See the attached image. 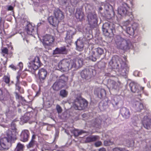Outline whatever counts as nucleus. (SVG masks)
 <instances>
[{
	"mask_svg": "<svg viewBox=\"0 0 151 151\" xmlns=\"http://www.w3.org/2000/svg\"><path fill=\"white\" fill-rule=\"evenodd\" d=\"M83 59L76 57L72 59L70 58H64L61 60L58 64V67L62 72H68L72 69L74 70L77 67V63L79 66L82 64Z\"/></svg>",
	"mask_w": 151,
	"mask_h": 151,
	"instance_id": "1",
	"label": "nucleus"
},
{
	"mask_svg": "<svg viewBox=\"0 0 151 151\" xmlns=\"http://www.w3.org/2000/svg\"><path fill=\"white\" fill-rule=\"evenodd\" d=\"M113 64L114 68L118 69L121 74L123 76H126L128 73L129 68L126 63L117 56H113L110 63Z\"/></svg>",
	"mask_w": 151,
	"mask_h": 151,
	"instance_id": "2",
	"label": "nucleus"
},
{
	"mask_svg": "<svg viewBox=\"0 0 151 151\" xmlns=\"http://www.w3.org/2000/svg\"><path fill=\"white\" fill-rule=\"evenodd\" d=\"M16 136L12 133L7 134V137L0 139V150H8L12 145V141L16 139Z\"/></svg>",
	"mask_w": 151,
	"mask_h": 151,
	"instance_id": "3",
	"label": "nucleus"
},
{
	"mask_svg": "<svg viewBox=\"0 0 151 151\" xmlns=\"http://www.w3.org/2000/svg\"><path fill=\"white\" fill-rule=\"evenodd\" d=\"M29 59L30 60L28 64L29 70L32 69L35 71L42 65L40 58L38 56H30Z\"/></svg>",
	"mask_w": 151,
	"mask_h": 151,
	"instance_id": "4",
	"label": "nucleus"
},
{
	"mask_svg": "<svg viewBox=\"0 0 151 151\" xmlns=\"http://www.w3.org/2000/svg\"><path fill=\"white\" fill-rule=\"evenodd\" d=\"M88 103L85 99L77 97L72 103V107L76 110H83L87 108Z\"/></svg>",
	"mask_w": 151,
	"mask_h": 151,
	"instance_id": "5",
	"label": "nucleus"
},
{
	"mask_svg": "<svg viewBox=\"0 0 151 151\" xmlns=\"http://www.w3.org/2000/svg\"><path fill=\"white\" fill-rule=\"evenodd\" d=\"M133 4L132 1L128 0L126 3L123 2L117 9L118 14L121 16L128 14L130 6L133 7Z\"/></svg>",
	"mask_w": 151,
	"mask_h": 151,
	"instance_id": "6",
	"label": "nucleus"
},
{
	"mask_svg": "<svg viewBox=\"0 0 151 151\" xmlns=\"http://www.w3.org/2000/svg\"><path fill=\"white\" fill-rule=\"evenodd\" d=\"M114 24L112 23L107 22L104 23L102 26V30L104 34L107 36L111 37L115 31Z\"/></svg>",
	"mask_w": 151,
	"mask_h": 151,
	"instance_id": "7",
	"label": "nucleus"
},
{
	"mask_svg": "<svg viewBox=\"0 0 151 151\" xmlns=\"http://www.w3.org/2000/svg\"><path fill=\"white\" fill-rule=\"evenodd\" d=\"M96 74V71L92 69L85 68L82 70L81 73V78L89 81H91Z\"/></svg>",
	"mask_w": 151,
	"mask_h": 151,
	"instance_id": "8",
	"label": "nucleus"
},
{
	"mask_svg": "<svg viewBox=\"0 0 151 151\" xmlns=\"http://www.w3.org/2000/svg\"><path fill=\"white\" fill-rule=\"evenodd\" d=\"M115 42L117 47L119 49L125 50L129 48V44L127 41L120 36L116 37Z\"/></svg>",
	"mask_w": 151,
	"mask_h": 151,
	"instance_id": "9",
	"label": "nucleus"
},
{
	"mask_svg": "<svg viewBox=\"0 0 151 151\" xmlns=\"http://www.w3.org/2000/svg\"><path fill=\"white\" fill-rule=\"evenodd\" d=\"M27 76V73L24 71L22 72L21 73L18 72L17 73V76L16 77L17 80L15 84L16 88V89L22 93H24V91L23 89H22L20 91L21 87L19 86L20 84V77L22 79L24 78Z\"/></svg>",
	"mask_w": 151,
	"mask_h": 151,
	"instance_id": "10",
	"label": "nucleus"
},
{
	"mask_svg": "<svg viewBox=\"0 0 151 151\" xmlns=\"http://www.w3.org/2000/svg\"><path fill=\"white\" fill-rule=\"evenodd\" d=\"M104 50L103 49L98 47L95 49L92 52V55L90 57V58L92 61H95L96 59L99 58L100 56L104 53Z\"/></svg>",
	"mask_w": 151,
	"mask_h": 151,
	"instance_id": "11",
	"label": "nucleus"
},
{
	"mask_svg": "<svg viewBox=\"0 0 151 151\" xmlns=\"http://www.w3.org/2000/svg\"><path fill=\"white\" fill-rule=\"evenodd\" d=\"M54 40V37L50 35H46L42 37V42L45 47L46 46L51 45Z\"/></svg>",
	"mask_w": 151,
	"mask_h": 151,
	"instance_id": "12",
	"label": "nucleus"
},
{
	"mask_svg": "<svg viewBox=\"0 0 151 151\" xmlns=\"http://www.w3.org/2000/svg\"><path fill=\"white\" fill-rule=\"evenodd\" d=\"M89 24L91 27H93L97 24V14L95 13H89L87 16Z\"/></svg>",
	"mask_w": 151,
	"mask_h": 151,
	"instance_id": "13",
	"label": "nucleus"
},
{
	"mask_svg": "<svg viewBox=\"0 0 151 151\" xmlns=\"http://www.w3.org/2000/svg\"><path fill=\"white\" fill-rule=\"evenodd\" d=\"M121 84L119 81L116 83L114 80L110 79L108 80V86L110 89L119 90L121 88Z\"/></svg>",
	"mask_w": 151,
	"mask_h": 151,
	"instance_id": "14",
	"label": "nucleus"
},
{
	"mask_svg": "<svg viewBox=\"0 0 151 151\" xmlns=\"http://www.w3.org/2000/svg\"><path fill=\"white\" fill-rule=\"evenodd\" d=\"M30 133L28 130H22L20 136V140L24 142H27L29 137Z\"/></svg>",
	"mask_w": 151,
	"mask_h": 151,
	"instance_id": "15",
	"label": "nucleus"
},
{
	"mask_svg": "<svg viewBox=\"0 0 151 151\" xmlns=\"http://www.w3.org/2000/svg\"><path fill=\"white\" fill-rule=\"evenodd\" d=\"M55 17L60 22L63 20L64 15L63 12L59 9H55L54 11Z\"/></svg>",
	"mask_w": 151,
	"mask_h": 151,
	"instance_id": "16",
	"label": "nucleus"
},
{
	"mask_svg": "<svg viewBox=\"0 0 151 151\" xmlns=\"http://www.w3.org/2000/svg\"><path fill=\"white\" fill-rule=\"evenodd\" d=\"M47 74L46 70L43 68H41L39 70L38 75L39 79L40 81L44 80L46 78Z\"/></svg>",
	"mask_w": 151,
	"mask_h": 151,
	"instance_id": "17",
	"label": "nucleus"
},
{
	"mask_svg": "<svg viewBox=\"0 0 151 151\" xmlns=\"http://www.w3.org/2000/svg\"><path fill=\"white\" fill-rule=\"evenodd\" d=\"M120 112L122 116L124 119L129 118L130 116V112L129 109L123 107L120 110Z\"/></svg>",
	"mask_w": 151,
	"mask_h": 151,
	"instance_id": "18",
	"label": "nucleus"
},
{
	"mask_svg": "<svg viewBox=\"0 0 151 151\" xmlns=\"http://www.w3.org/2000/svg\"><path fill=\"white\" fill-rule=\"evenodd\" d=\"M142 122L145 128L147 129L150 128L151 124V119H149L148 116H145L144 117Z\"/></svg>",
	"mask_w": 151,
	"mask_h": 151,
	"instance_id": "19",
	"label": "nucleus"
},
{
	"mask_svg": "<svg viewBox=\"0 0 151 151\" xmlns=\"http://www.w3.org/2000/svg\"><path fill=\"white\" fill-rule=\"evenodd\" d=\"M67 53V50L65 46L57 47L53 51V54H66Z\"/></svg>",
	"mask_w": 151,
	"mask_h": 151,
	"instance_id": "20",
	"label": "nucleus"
},
{
	"mask_svg": "<svg viewBox=\"0 0 151 151\" xmlns=\"http://www.w3.org/2000/svg\"><path fill=\"white\" fill-rule=\"evenodd\" d=\"M35 28V25L32 23H29L28 24L26 27V30L27 34L30 35L34 34Z\"/></svg>",
	"mask_w": 151,
	"mask_h": 151,
	"instance_id": "21",
	"label": "nucleus"
},
{
	"mask_svg": "<svg viewBox=\"0 0 151 151\" xmlns=\"http://www.w3.org/2000/svg\"><path fill=\"white\" fill-rule=\"evenodd\" d=\"M94 93L99 98L101 99L102 98L104 94H106V91L104 89L99 87L95 90Z\"/></svg>",
	"mask_w": 151,
	"mask_h": 151,
	"instance_id": "22",
	"label": "nucleus"
},
{
	"mask_svg": "<svg viewBox=\"0 0 151 151\" xmlns=\"http://www.w3.org/2000/svg\"><path fill=\"white\" fill-rule=\"evenodd\" d=\"M129 86L131 91L133 93H138L139 90L138 89L139 85L136 83L133 82H131L129 85Z\"/></svg>",
	"mask_w": 151,
	"mask_h": 151,
	"instance_id": "23",
	"label": "nucleus"
},
{
	"mask_svg": "<svg viewBox=\"0 0 151 151\" xmlns=\"http://www.w3.org/2000/svg\"><path fill=\"white\" fill-rule=\"evenodd\" d=\"M76 33V31L73 29H69L66 32V36L65 40L66 41L68 40H70L73 38V36Z\"/></svg>",
	"mask_w": 151,
	"mask_h": 151,
	"instance_id": "24",
	"label": "nucleus"
},
{
	"mask_svg": "<svg viewBox=\"0 0 151 151\" xmlns=\"http://www.w3.org/2000/svg\"><path fill=\"white\" fill-rule=\"evenodd\" d=\"M75 16L76 18L79 20H83L84 18V15L81 9L78 8L76 9Z\"/></svg>",
	"mask_w": 151,
	"mask_h": 151,
	"instance_id": "25",
	"label": "nucleus"
},
{
	"mask_svg": "<svg viewBox=\"0 0 151 151\" xmlns=\"http://www.w3.org/2000/svg\"><path fill=\"white\" fill-rule=\"evenodd\" d=\"M48 19L50 24L54 27L57 26L60 22L55 17H54L53 16H52L49 17Z\"/></svg>",
	"mask_w": 151,
	"mask_h": 151,
	"instance_id": "26",
	"label": "nucleus"
},
{
	"mask_svg": "<svg viewBox=\"0 0 151 151\" xmlns=\"http://www.w3.org/2000/svg\"><path fill=\"white\" fill-rule=\"evenodd\" d=\"M133 107L136 111L140 112L144 109V106L142 103L136 101L134 104Z\"/></svg>",
	"mask_w": 151,
	"mask_h": 151,
	"instance_id": "27",
	"label": "nucleus"
},
{
	"mask_svg": "<svg viewBox=\"0 0 151 151\" xmlns=\"http://www.w3.org/2000/svg\"><path fill=\"white\" fill-rule=\"evenodd\" d=\"M68 80V76L63 74L61 76L58 80V81L63 84L62 85H64V86L66 85L67 82Z\"/></svg>",
	"mask_w": 151,
	"mask_h": 151,
	"instance_id": "28",
	"label": "nucleus"
},
{
	"mask_svg": "<svg viewBox=\"0 0 151 151\" xmlns=\"http://www.w3.org/2000/svg\"><path fill=\"white\" fill-rule=\"evenodd\" d=\"M99 139V137L98 136H91L87 137L86 138L85 142L86 143H89L95 141Z\"/></svg>",
	"mask_w": 151,
	"mask_h": 151,
	"instance_id": "29",
	"label": "nucleus"
},
{
	"mask_svg": "<svg viewBox=\"0 0 151 151\" xmlns=\"http://www.w3.org/2000/svg\"><path fill=\"white\" fill-rule=\"evenodd\" d=\"M60 83L58 81H56L53 85L52 87L53 90L58 91L64 87L63 85H60Z\"/></svg>",
	"mask_w": 151,
	"mask_h": 151,
	"instance_id": "30",
	"label": "nucleus"
},
{
	"mask_svg": "<svg viewBox=\"0 0 151 151\" xmlns=\"http://www.w3.org/2000/svg\"><path fill=\"white\" fill-rule=\"evenodd\" d=\"M76 49L79 51H81L83 50L84 46L83 42L80 40H78L76 42Z\"/></svg>",
	"mask_w": 151,
	"mask_h": 151,
	"instance_id": "31",
	"label": "nucleus"
},
{
	"mask_svg": "<svg viewBox=\"0 0 151 151\" xmlns=\"http://www.w3.org/2000/svg\"><path fill=\"white\" fill-rule=\"evenodd\" d=\"M8 93L7 91H3L0 89V100H4Z\"/></svg>",
	"mask_w": 151,
	"mask_h": 151,
	"instance_id": "32",
	"label": "nucleus"
},
{
	"mask_svg": "<svg viewBox=\"0 0 151 151\" xmlns=\"http://www.w3.org/2000/svg\"><path fill=\"white\" fill-rule=\"evenodd\" d=\"M24 148V145L20 143H18L14 151H23Z\"/></svg>",
	"mask_w": 151,
	"mask_h": 151,
	"instance_id": "33",
	"label": "nucleus"
},
{
	"mask_svg": "<svg viewBox=\"0 0 151 151\" xmlns=\"http://www.w3.org/2000/svg\"><path fill=\"white\" fill-rule=\"evenodd\" d=\"M102 121L98 118H96L94 122L93 126L96 127H99L101 125Z\"/></svg>",
	"mask_w": 151,
	"mask_h": 151,
	"instance_id": "34",
	"label": "nucleus"
},
{
	"mask_svg": "<svg viewBox=\"0 0 151 151\" xmlns=\"http://www.w3.org/2000/svg\"><path fill=\"white\" fill-rule=\"evenodd\" d=\"M126 32L129 35H134V29L132 27H128L127 28Z\"/></svg>",
	"mask_w": 151,
	"mask_h": 151,
	"instance_id": "35",
	"label": "nucleus"
},
{
	"mask_svg": "<svg viewBox=\"0 0 151 151\" xmlns=\"http://www.w3.org/2000/svg\"><path fill=\"white\" fill-rule=\"evenodd\" d=\"M68 95V92L65 90H62L60 91V95L62 98H65Z\"/></svg>",
	"mask_w": 151,
	"mask_h": 151,
	"instance_id": "36",
	"label": "nucleus"
},
{
	"mask_svg": "<svg viewBox=\"0 0 151 151\" xmlns=\"http://www.w3.org/2000/svg\"><path fill=\"white\" fill-rule=\"evenodd\" d=\"M80 0H70V3L73 6L76 7L79 5Z\"/></svg>",
	"mask_w": 151,
	"mask_h": 151,
	"instance_id": "37",
	"label": "nucleus"
},
{
	"mask_svg": "<svg viewBox=\"0 0 151 151\" xmlns=\"http://www.w3.org/2000/svg\"><path fill=\"white\" fill-rule=\"evenodd\" d=\"M1 53L4 56L6 55H8V54L9 50L7 47H3L1 49Z\"/></svg>",
	"mask_w": 151,
	"mask_h": 151,
	"instance_id": "38",
	"label": "nucleus"
},
{
	"mask_svg": "<svg viewBox=\"0 0 151 151\" xmlns=\"http://www.w3.org/2000/svg\"><path fill=\"white\" fill-rule=\"evenodd\" d=\"M4 81L7 84H9L10 81V77L6 76H4L3 77Z\"/></svg>",
	"mask_w": 151,
	"mask_h": 151,
	"instance_id": "39",
	"label": "nucleus"
},
{
	"mask_svg": "<svg viewBox=\"0 0 151 151\" xmlns=\"http://www.w3.org/2000/svg\"><path fill=\"white\" fill-rule=\"evenodd\" d=\"M104 143V145L105 146H109L113 144V142L110 140H105Z\"/></svg>",
	"mask_w": 151,
	"mask_h": 151,
	"instance_id": "40",
	"label": "nucleus"
},
{
	"mask_svg": "<svg viewBox=\"0 0 151 151\" xmlns=\"http://www.w3.org/2000/svg\"><path fill=\"white\" fill-rule=\"evenodd\" d=\"M56 109L58 114L61 113L62 111V109L61 107L58 104H57L56 105Z\"/></svg>",
	"mask_w": 151,
	"mask_h": 151,
	"instance_id": "41",
	"label": "nucleus"
},
{
	"mask_svg": "<svg viewBox=\"0 0 151 151\" xmlns=\"http://www.w3.org/2000/svg\"><path fill=\"white\" fill-rule=\"evenodd\" d=\"M35 142V141L31 140L27 146V148H30L33 147L34 145Z\"/></svg>",
	"mask_w": 151,
	"mask_h": 151,
	"instance_id": "42",
	"label": "nucleus"
},
{
	"mask_svg": "<svg viewBox=\"0 0 151 151\" xmlns=\"http://www.w3.org/2000/svg\"><path fill=\"white\" fill-rule=\"evenodd\" d=\"M124 149L121 148L116 147L113 149V151H124Z\"/></svg>",
	"mask_w": 151,
	"mask_h": 151,
	"instance_id": "43",
	"label": "nucleus"
},
{
	"mask_svg": "<svg viewBox=\"0 0 151 151\" xmlns=\"http://www.w3.org/2000/svg\"><path fill=\"white\" fill-rule=\"evenodd\" d=\"M102 142L100 141H98L96 142L95 143V145L96 147H99L101 146V145Z\"/></svg>",
	"mask_w": 151,
	"mask_h": 151,
	"instance_id": "44",
	"label": "nucleus"
},
{
	"mask_svg": "<svg viewBox=\"0 0 151 151\" xmlns=\"http://www.w3.org/2000/svg\"><path fill=\"white\" fill-rule=\"evenodd\" d=\"M18 66H19V70H22V69L23 67V63L22 62H19L18 64Z\"/></svg>",
	"mask_w": 151,
	"mask_h": 151,
	"instance_id": "45",
	"label": "nucleus"
},
{
	"mask_svg": "<svg viewBox=\"0 0 151 151\" xmlns=\"http://www.w3.org/2000/svg\"><path fill=\"white\" fill-rule=\"evenodd\" d=\"M85 133V132L84 131L81 130V131L79 132H78L77 134H76V133H74V135L75 136H78L80 135L81 134L83 133Z\"/></svg>",
	"mask_w": 151,
	"mask_h": 151,
	"instance_id": "46",
	"label": "nucleus"
},
{
	"mask_svg": "<svg viewBox=\"0 0 151 151\" xmlns=\"http://www.w3.org/2000/svg\"><path fill=\"white\" fill-rule=\"evenodd\" d=\"M15 97L16 99H19L20 97L21 98H22V96H20L19 95V93L17 92H15Z\"/></svg>",
	"mask_w": 151,
	"mask_h": 151,
	"instance_id": "47",
	"label": "nucleus"
},
{
	"mask_svg": "<svg viewBox=\"0 0 151 151\" xmlns=\"http://www.w3.org/2000/svg\"><path fill=\"white\" fill-rule=\"evenodd\" d=\"M20 83L24 86H26L27 85V82L25 81H22L21 82L20 81Z\"/></svg>",
	"mask_w": 151,
	"mask_h": 151,
	"instance_id": "48",
	"label": "nucleus"
},
{
	"mask_svg": "<svg viewBox=\"0 0 151 151\" xmlns=\"http://www.w3.org/2000/svg\"><path fill=\"white\" fill-rule=\"evenodd\" d=\"M9 67L12 69L14 70H16L17 69V67L13 64H12L11 65H10Z\"/></svg>",
	"mask_w": 151,
	"mask_h": 151,
	"instance_id": "49",
	"label": "nucleus"
},
{
	"mask_svg": "<svg viewBox=\"0 0 151 151\" xmlns=\"http://www.w3.org/2000/svg\"><path fill=\"white\" fill-rule=\"evenodd\" d=\"M13 9V7L11 6H9L8 8V10L9 11H12Z\"/></svg>",
	"mask_w": 151,
	"mask_h": 151,
	"instance_id": "50",
	"label": "nucleus"
},
{
	"mask_svg": "<svg viewBox=\"0 0 151 151\" xmlns=\"http://www.w3.org/2000/svg\"><path fill=\"white\" fill-rule=\"evenodd\" d=\"M99 151H106V149L104 147H102L99 150Z\"/></svg>",
	"mask_w": 151,
	"mask_h": 151,
	"instance_id": "51",
	"label": "nucleus"
},
{
	"mask_svg": "<svg viewBox=\"0 0 151 151\" xmlns=\"http://www.w3.org/2000/svg\"><path fill=\"white\" fill-rule=\"evenodd\" d=\"M40 94V90L38 91L37 92L36 94L35 95V96H38Z\"/></svg>",
	"mask_w": 151,
	"mask_h": 151,
	"instance_id": "52",
	"label": "nucleus"
},
{
	"mask_svg": "<svg viewBox=\"0 0 151 151\" xmlns=\"http://www.w3.org/2000/svg\"><path fill=\"white\" fill-rule=\"evenodd\" d=\"M36 138V136L35 134H34L32 135V138L31 139V140H33V141H35L34 139H35Z\"/></svg>",
	"mask_w": 151,
	"mask_h": 151,
	"instance_id": "53",
	"label": "nucleus"
},
{
	"mask_svg": "<svg viewBox=\"0 0 151 151\" xmlns=\"http://www.w3.org/2000/svg\"><path fill=\"white\" fill-rule=\"evenodd\" d=\"M15 124L13 122H12L11 124V126L12 127H13L14 128H15Z\"/></svg>",
	"mask_w": 151,
	"mask_h": 151,
	"instance_id": "54",
	"label": "nucleus"
},
{
	"mask_svg": "<svg viewBox=\"0 0 151 151\" xmlns=\"http://www.w3.org/2000/svg\"><path fill=\"white\" fill-rule=\"evenodd\" d=\"M130 142H129L128 143H129L128 145L129 146H130V145H131V143H133L134 142L132 140L131 141H129Z\"/></svg>",
	"mask_w": 151,
	"mask_h": 151,
	"instance_id": "55",
	"label": "nucleus"
},
{
	"mask_svg": "<svg viewBox=\"0 0 151 151\" xmlns=\"http://www.w3.org/2000/svg\"><path fill=\"white\" fill-rule=\"evenodd\" d=\"M68 0H66V1H64V3L65 4H66L67 3H68Z\"/></svg>",
	"mask_w": 151,
	"mask_h": 151,
	"instance_id": "56",
	"label": "nucleus"
},
{
	"mask_svg": "<svg viewBox=\"0 0 151 151\" xmlns=\"http://www.w3.org/2000/svg\"><path fill=\"white\" fill-rule=\"evenodd\" d=\"M140 89L141 90H142L143 91L144 89V87H140Z\"/></svg>",
	"mask_w": 151,
	"mask_h": 151,
	"instance_id": "57",
	"label": "nucleus"
},
{
	"mask_svg": "<svg viewBox=\"0 0 151 151\" xmlns=\"http://www.w3.org/2000/svg\"><path fill=\"white\" fill-rule=\"evenodd\" d=\"M1 18L0 17V26L1 25Z\"/></svg>",
	"mask_w": 151,
	"mask_h": 151,
	"instance_id": "58",
	"label": "nucleus"
},
{
	"mask_svg": "<svg viewBox=\"0 0 151 151\" xmlns=\"http://www.w3.org/2000/svg\"><path fill=\"white\" fill-rule=\"evenodd\" d=\"M105 7H106V6H107L108 7V8H109V6H108V4H106L105 5Z\"/></svg>",
	"mask_w": 151,
	"mask_h": 151,
	"instance_id": "59",
	"label": "nucleus"
},
{
	"mask_svg": "<svg viewBox=\"0 0 151 151\" xmlns=\"http://www.w3.org/2000/svg\"><path fill=\"white\" fill-rule=\"evenodd\" d=\"M18 112H21V110L20 109H18Z\"/></svg>",
	"mask_w": 151,
	"mask_h": 151,
	"instance_id": "60",
	"label": "nucleus"
},
{
	"mask_svg": "<svg viewBox=\"0 0 151 151\" xmlns=\"http://www.w3.org/2000/svg\"><path fill=\"white\" fill-rule=\"evenodd\" d=\"M2 33V29H0V34H1Z\"/></svg>",
	"mask_w": 151,
	"mask_h": 151,
	"instance_id": "61",
	"label": "nucleus"
},
{
	"mask_svg": "<svg viewBox=\"0 0 151 151\" xmlns=\"http://www.w3.org/2000/svg\"><path fill=\"white\" fill-rule=\"evenodd\" d=\"M6 64V63H4V65H5V64Z\"/></svg>",
	"mask_w": 151,
	"mask_h": 151,
	"instance_id": "62",
	"label": "nucleus"
},
{
	"mask_svg": "<svg viewBox=\"0 0 151 151\" xmlns=\"http://www.w3.org/2000/svg\"><path fill=\"white\" fill-rule=\"evenodd\" d=\"M138 95H139L141 96V94H138Z\"/></svg>",
	"mask_w": 151,
	"mask_h": 151,
	"instance_id": "63",
	"label": "nucleus"
},
{
	"mask_svg": "<svg viewBox=\"0 0 151 151\" xmlns=\"http://www.w3.org/2000/svg\"><path fill=\"white\" fill-rule=\"evenodd\" d=\"M57 151H60V150H58Z\"/></svg>",
	"mask_w": 151,
	"mask_h": 151,
	"instance_id": "64",
	"label": "nucleus"
}]
</instances>
